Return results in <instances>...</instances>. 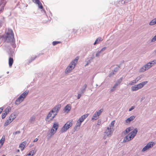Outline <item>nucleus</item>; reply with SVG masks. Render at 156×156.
Returning <instances> with one entry per match:
<instances>
[{
	"label": "nucleus",
	"instance_id": "1",
	"mask_svg": "<svg viewBox=\"0 0 156 156\" xmlns=\"http://www.w3.org/2000/svg\"><path fill=\"white\" fill-rule=\"evenodd\" d=\"M4 39L6 42L10 43L12 47L15 48L16 45L15 44V40L14 38V34L12 30L8 29L6 32V36H4L3 35H0V39Z\"/></svg>",
	"mask_w": 156,
	"mask_h": 156
},
{
	"label": "nucleus",
	"instance_id": "2",
	"mask_svg": "<svg viewBox=\"0 0 156 156\" xmlns=\"http://www.w3.org/2000/svg\"><path fill=\"white\" fill-rule=\"evenodd\" d=\"M72 121L67 122L62 128L61 129V132L62 133L65 132L72 126Z\"/></svg>",
	"mask_w": 156,
	"mask_h": 156
},
{
	"label": "nucleus",
	"instance_id": "3",
	"mask_svg": "<svg viewBox=\"0 0 156 156\" xmlns=\"http://www.w3.org/2000/svg\"><path fill=\"white\" fill-rule=\"evenodd\" d=\"M113 132V130H112V129L110 127H107L105 133L108 136L110 137L112 134Z\"/></svg>",
	"mask_w": 156,
	"mask_h": 156
},
{
	"label": "nucleus",
	"instance_id": "4",
	"mask_svg": "<svg viewBox=\"0 0 156 156\" xmlns=\"http://www.w3.org/2000/svg\"><path fill=\"white\" fill-rule=\"evenodd\" d=\"M151 67V65L148 64V63L142 67L140 69V72H144L147 70L148 69Z\"/></svg>",
	"mask_w": 156,
	"mask_h": 156
},
{
	"label": "nucleus",
	"instance_id": "5",
	"mask_svg": "<svg viewBox=\"0 0 156 156\" xmlns=\"http://www.w3.org/2000/svg\"><path fill=\"white\" fill-rule=\"evenodd\" d=\"M6 2H7L5 0H1V2H0V7H1L0 12H1L3 11Z\"/></svg>",
	"mask_w": 156,
	"mask_h": 156
},
{
	"label": "nucleus",
	"instance_id": "6",
	"mask_svg": "<svg viewBox=\"0 0 156 156\" xmlns=\"http://www.w3.org/2000/svg\"><path fill=\"white\" fill-rule=\"evenodd\" d=\"M133 139V138L132 137L129 135V134H128L124 138L123 140V142L125 143L128 142L131 140Z\"/></svg>",
	"mask_w": 156,
	"mask_h": 156
},
{
	"label": "nucleus",
	"instance_id": "7",
	"mask_svg": "<svg viewBox=\"0 0 156 156\" xmlns=\"http://www.w3.org/2000/svg\"><path fill=\"white\" fill-rule=\"evenodd\" d=\"M60 107L59 105H57L51 111V112H52L53 113H58Z\"/></svg>",
	"mask_w": 156,
	"mask_h": 156
},
{
	"label": "nucleus",
	"instance_id": "8",
	"mask_svg": "<svg viewBox=\"0 0 156 156\" xmlns=\"http://www.w3.org/2000/svg\"><path fill=\"white\" fill-rule=\"evenodd\" d=\"M137 132V129H135L133 131L131 132L129 134V135L131 136L133 138L136 135Z\"/></svg>",
	"mask_w": 156,
	"mask_h": 156
},
{
	"label": "nucleus",
	"instance_id": "9",
	"mask_svg": "<svg viewBox=\"0 0 156 156\" xmlns=\"http://www.w3.org/2000/svg\"><path fill=\"white\" fill-rule=\"evenodd\" d=\"M89 115L88 114H86L85 115H82L78 119V121L80 122H82Z\"/></svg>",
	"mask_w": 156,
	"mask_h": 156
},
{
	"label": "nucleus",
	"instance_id": "10",
	"mask_svg": "<svg viewBox=\"0 0 156 156\" xmlns=\"http://www.w3.org/2000/svg\"><path fill=\"white\" fill-rule=\"evenodd\" d=\"M71 107L70 104H68L64 108L63 111L65 112L68 113L71 110Z\"/></svg>",
	"mask_w": 156,
	"mask_h": 156
},
{
	"label": "nucleus",
	"instance_id": "11",
	"mask_svg": "<svg viewBox=\"0 0 156 156\" xmlns=\"http://www.w3.org/2000/svg\"><path fill=\"white\" fill-rule=\"evenodd\" d=\"M133 127H129L126 128V129L122 132V134L124 135H126L130 131L133 130Z\"/></svg>",
	"mask_w": 156,
	"mask_h": 156
},
{
	"label": "nucleus",
	"instance_id": "12",
	"mask_svg": "<svg viewBox=\"0 0 156 156\" xmlns=\"http://www.w3.org/2000/svg\"><path fill=\"white\" fill-rule=\"evenodd\" d=\"M106 49V47H104L100 51H98L96 54V56L97 57H99L100 55Z\"/></svg>",
	"mask_w": 156,
	"mask_h": 156
},
{
	"label": "nucleus",
	"instance_id": "13",
	"mask_svg": "<svg viewBox=\"0 0 156 156\" xmlns=\"http://www.w3.org/2000/svg\"><path fill=\"white\" fill-rule=\"evenodd\" d=\"M135 118V116L134 115H132L130 117L127 118L126 120V122L128 123H130V122L133 121Z\"/></svg>",
	"mask_w": 156,
	"mask_h": 156
},
{
	"label": "nucleus",
	"instance_id": "14",
	"mask_svg": "<svg viewBox=\"0 0 156 156\" xmlns=\"http://www.w3.org/2000/svg\"><path fill=\"white\" fill-rule=\"evenodd\" d=\"M103 40V39H102L101 37H99L96 40H95V42H94V45H95L96 44H98L100 43L101 41Z\"/></svg>",
	"mask_w": 156,
	"mask_h": 156
},
{
	"label": "nucleus",
	"instance_id": "15",
	"mask_svg": "<svg viewBox=\"0 0 156 156\" xmlns=\"http://www.w3.org/2000/svg\"><path fill=\"white\" fill-rule=\"evenodd\" d=\"M59 126V124L58 122H55L53 123V125L52 126V128L55 129L56 130H57Z\"/></svg>",
	"mask_w": 156,
	"mask_h": 156
},
{
	"label": "nucleus",
	"instance_id": "16",
	"mask_svg": "<svg viewBox=\"0 0 156 156\" xmlns=\"http://www.w3.org/2000/svg\"><path fill=\"white\" fill-rule=\"evenodd\" d=\"M16 117L15 114L14 113L11 114L9 117V119L10 121V122H12Z\"/></svg>",
	"mask_w": 156,
	"mask_h": 156
},
{
	"label": "nucleus",
	"instance_id": "17",
	"mask_svg": "<svg viewBox=\"0 0 156 156\" xmlns=\"http://www.w3.org/2000/svg\"><path fill=\"white\" fill-rule=\"evenodd\" d=\"M13 62V58L11 57H9V64L10 67H11L12 66Z\"/></svg>",
	"mask_w": 156,
	"mask_h": 156
},
{
	"label": "nucleus",
	"instance_id": "18",
	"mask_svg": "<svg viewBox=\"0 0 156 156\" xmlns=\"http://www.w3.org/2000/svg\"><path fill=\"white\" fill-rule=\"evenodd\" d=\"M36 4L38 5V7L39 8L42 9L43 12L45 13H46L45 11L43 9V6H42V4L40 2H39V3H38V4Z\"/></svg>",
	"mask_w": 156,
	"mask_h": 156
},
{
	"label": "nucleus",
	"instance_id": "19",
	"mask_svg": "<svg viewBox=\"0 0 156 156\" xmlns=\"http://www.w3.org/2000/svg\"><path fill=\"white\" fill-rule=\"evenodd\" d=\"M5 140V138L4 136H3L2 139L0 140V148L2 147L4 143Z\"/></svg>",
	"mask_w": 156,
	"mask_h": 156
},
{
	"label": "nucleus",
	"instance_id": "20",
	"mask_svg": "<svg viewBox=\"0 0 156 156\" xmlns=\"http://www.w3.org/2000/svg\"><path fill=\"white\" fill-rule=\"evenodd\" d=\"M87 87V85L86 84H85L83 85V86L82 87V88L81 89V94L85 92V91L86 90V89Z\"/></svg>",
	"mask_w": 156,
	"mask_h": 156
},
{
	"label": "nucleus",
	"instance_id": "21",
	"mask_svg": "<svg viewBox=\"0 0 156 156\" xmlns=\"http://www.w3.org/2000/svg\"><path fill=\"white\" fill-rule=\"evenodd\" d=\"M131 89L133 91H137L139 90V88L138 86H137V85H135L132 87Z\"/></svg>",
	"mask_w": 156,
	"mask_h": 156
},
{
	"label": "nucleus",
	"instance_id": "22",
	"mask_svg": "<svg viewBox=\"0 0 156 156\" xmlns=\"http://www.w3.org/2000/svg\"><path fill=\"white\" fill-rule=\"evenodd\" d=\"M156 24V18L152 20L149 23L150 25H153Z\"/></svg>",
	"mask_w": 156,
	"mask_h": 156
},
{
	"label": "nucleus",
	"instance_id": "23",
	"mask_svg": "<svg viewBox=\"0 0 156 156\" xmlns=\"http://www.w3.org/2000/svg\"><path fill=\"white\" fill-rule=\"evenodd\" d=\"M98 118V116L97 115V114L96 113V112H95L94 114L93 117H92L91 119L92 120H97Z\"/></svg>",
	"mask_w": 156,
	"mask_h": 156
},
{
	"label": "nucleus",
	"instance_id": "24",
	"mask_svg": "<svg viewBox=\"0 0 156 156\" xmlns=\"http://www.w3.org/2000/svg\"><path fill=\"white\" fill-rule=\"evenodd\" d=\"M79 59V57H77L74 59L71 62L72 63V64H74L76 65V63L78 61Z\"/></svg>",
	"mask_w": 156,
	"mask_h": 156
},
{
	"label": "nucleus",
	"instance_id": "25",
	"mask_svg": "<svg viewBox=\"0 0 156 156\" xmlns=\"http://www.w3.org/2000/svg\"><path fill=\"white\" fill-rule=\"evenodd\" d=\"M22 101H21V99L18 97V98L16 101L15 104L16 105H18L20 104Z\"/></svg>",
	"mask_w": 156,
	"mask_h": 156
},
{
	"label": "nucleus",
	"instance_id": "26",
	"mask_svg": "<svg viewBox=\"0 0 156 156\" xmlns=\"http://www.w3.org/2000/svg\"><path fill=\"white\" fill-rule=\"evenodd\" d=\"M153 142H151L147 144L146 145L149 148L152 147L153 146Z\"/></svg>",
	"mask_w": 156,
	"mask_h": 156
},
{
	"label": "nucleus",
	"instance_id": "27",
	"mask_svg": "<svg viewBox=\"0 0 156 156\" xmlns=\"http://www.w3.org/2000/svg\"><path fill=\"white\" fill-rule=\"evenodd\" d=\"M11 122H10V121L9 120V118L7 120H6V121L5 122L4 124V126L5 127L7 126Z\"/></svg>",
	"mask_w": 156,
	"mask_h": 156
},
{
	"label": "nucleus",
	"instance_id": "28",
	"mask_svg": "<svg viewBox=\"0 0 156 156\" xmlns=\"http://www.w3.org/2000/svg\"><path fill=\"white\" fill-rule=\"evenodd\" d=\"M7 52L9 54L12 55L14 51L12 50V49L10 47L9 48V50L7 51Z\"/></svg>",
	"mask_w": 156,
	"mask_h": 156
},
{
	"label": "nucleus",
	"instance_id": "29",
	"mask_svg": "<svg viewBox=\"0 0 156 156\" xmlns=\"http://www.w3.org/2000/svg\"><path fill=\"white\" fill-rule=\"evenodd\" d=\"M29 92L28 90H26L21 95L23 96L24 98H25L26 96L27 95Z\"/></svg>",
	"mask_w": 156,
	"mask_h": 156
},
{
	"label": "nucleus",
	"instance_id": "30",
	"mask_svg": "<svg viewBox=\"0 0 156 156\" xmlns=\"http://www.w3.org/2000/svg\"><path fill=\"white\" fill-rule=\"evenodd\" d=\"M26 141H24L23 142H22L20 145H19V147H25V146L26 144Z\"/></svg>",
	"mask_w": 156,
	"mask_h": 156
},
{
	"label": "nucleus",
	"instance_id": "31",
	"mask_svg": "<svg viewBox=\"0 0 156 156\" xmlns=\"http://www.w3.org/2000/svg\"><path fill=\"white\" fill-rule=\"evenodd\" d=\"M56 130H55L54 129L52 128L51 129V134L50 137L53 136L56 132Z\"/></svg>",
	"mask_w": 156,
	"mask_h": 156
},
{
	"label": "nucleus",
	"instance_id": "32",
	"mask_svg": "<svg viewBox=\"0 0 156 156\" xmlns=\"http://www.w3.org/2000/svg\"><path fill=\"white\" fill-rule=\"evenodd\" d=\"M52 113H53L52 112H51V111H50L49 112V113L47 115V116L46 117V120H47V119H49V118L51 116V115H52Z\"/></svg>",
	"mask_w": 156,
	"mask_h": 156
},
{
	"label": "nucleus",
	"instance_id": "33",
	"mask_svg": "<svg viewBox=\"0 0 156 156\" xmlns=\"http://www.w3.org/2000/svg\"><path fill=\"white\" fill-rule=\"evenodd\" d=\"M68 66L69 68H71V69L72 70L75 68V65H74V64H72V62H71Z\"/></svg>",
	"mask_w": 156,
	"mask_h": 156
},
{
	"label": "nucleus",
	"instance_id": "34",
	"mask_svg": "<svg viewBox=\"0 0 156 156\" xmlns=\"http://www.w3.org/2000/svg\"><path fill=\"white\" fill-rule=\"evenodd\" d=\"M117 66L114 69L113 71L115 72H117L119 69V68L120 67V66H118V65H116Z\"/></svg>",
	"mask_w": 156,
	"mask_h": 156
},
{
	"label": "nucleus",
	"instance_id": "35",
	"mask_svg": "<svg viewBox=\"0 0 156 156\" xmlns=\"http://www.w3.org/2000/svg\"><path fill=\"white\" fill-rule=\"evenodd\" d=\"M155 63H156V60H154L148 62V64H149L150 65H151V67Z\"/></svg>",
	"mask_w": 156,
	"mask_h": 156
},
{
	"label": "nucleus",
	"instance_id": "36",
	"mask_svg": "<svg viewBox=\"0 0 156 156\" xmlns=\"http://www.w3.org/2000/svg\"><path fill=\"white\" fill-rule=\"evenodd\" d=\"M103 111V108H101L100 110H99L98 111L96 112L97 114V115H98L99 116L102 112Z\"/></svg>",
	"mask_w": 156,
	"mask_h": 156
},
{
	"label": "nucleus",
	"instance_id": "37",
	"mask_svg": "<svg viewBox=\"0 0 156 156\" xmlns=\"http://www.w3.org/2000/svg\"><path fill=\"white\" fill-rule=\"evenodd\" d=\"M115 123V121L114 120L112 121L111 122V123L109 124V126L108 127H111V128L112 129V127H113L114 126V124Z\"/></svg>",
	"mask_w": 156,
	"mask_h": 156
},
{
	"label": "nucleus",
	"instance_id": "38",
	"mask_svg": "<svg viewBox=\"0 0 156 156\" xmlns=\"http://www.w3.org/2000/svg\"><path fill=\"white\" fill-rule=\"evenodd\" d=\"M61 43V42L59 41H55L52 42V44L53 46H55L58 44H60Z\"/></svg>",
	"mask_w": 156,
	"mask_h": 156
},
{
	"label": "nucleus",
	"instance_id": "39",
	"mask_svg": "<svg viewBox=\"0 0 156 156\" xmlns=\"http://www.w3.org/2000/svg\"><path fill=\"white\" fill-rule=\"evenodd\" d=\"M149 148L148 147H147V146L146 145L144 146L143 148V149H142V151L143 152H144L145 151H146V150H148V149H149Z\"/></svg>",
	"mask_w": 156,
	"mask_h": 156
},
{
	"label": "nucleus",
	"instance_id": "40",
	"mask_svg": "<svg viewBox=\"0 0 156 156\" xmlns=\"http://www.w3.org/2000/svg\"><path fill=\"white\" fill-rule=\"evenodd\" d=\"M35 117L34 116H33L30 117V121L32 123L34 121L35 119Z\"/></svg>",
	"mask_w": 156,
	"mask_h": 156
},
{
	"label": "nucleus",
	"instance_id": "41",
	"mask_svg": "<svg viewBox=\"0 0 156 156\" xmlns=\"http://www.w3.org/2000/svg\"><path fill=\"white\" fill-rule=\"evenodd\" d=\"M81 122H80L78 120L77 121V123L76 124V127H80V125H81Z\"/></svg>",
	"mask_w": 156,
	"mask_h": 156
},
{
	"label": "nucleus",
	"instance_id": "42",
	"mask_svg": "<svg viewBox=\"0 0 156 156\" xmlns=\"http://www.w3.org/2000/svg\"><path fill=\"white\" fill-rule=\"evenodd\" d=\"M123 78L122 77H121L119 79L117 80L116 82L118 83V84H119L122 82Z\"/></svg>",
	"mask_w": 156,
	"mask_h": 156
},
{
	"label": "nucleus",
	"instance_id": "43",
	"mask_svg": "<svg viewBox=\"0 0 156 156\" xmlns=\"http://www.w3.org/2000/svg\"><path fill=\"white\" fill-rule=\"evenodd\" d=\"M36 58L37 56H34V57H31V60H28L29 63H30L32 61H34Z\"/></svg>",
	"mask_w": 156,
	"mask_h": 156
},
{
	"label": "nucleus",
	"instance_id": "44",
	"mask_svg": "<svg viewBox=\"0 0 156 156\" xmlns=\"http://www.w3.org/2000/svg\"><path fill=\"white\" fill-rule=\"evenodd\" d=\"M119 4H122V5L126 4L124 0H119Z\"/></svg>",
	"mask_w": 156,
	"mask_h": 156
},
{
	"label": "nucleus",
	"instance_id": "45",
	"mask_svg": "<svg viewBox=\"0 0 156 156\" xmlns=\"http://www.w3.org/2000/svg\"><path fill=\"white\" fill-rule=\"evenodd\" d=\"M72 70V69H71V68H69L68 66L66 70V72L69 73Z\"/></svg>",
	"mask_w": 156,
	"mask_h": 156
},
{
	"label": "nucleus",
	"instance_id": "46",
	"mask_svg": "<svg viewBox=\"0 0 156 156\" xmlns=\"http://www.w3.org/2000/svg\"><path fill=\"white\" fill-rule=\"evenodd\" d=\"M7 114V113H6V112L3 113L2 115V119H3L4 118H5Z\"/></svg>",
	"mask_w": 156,
	"mask_h": 156
},
{
	"label": "nucleus",
	"instance_id": "47",
	"mask_svg": "<svg viewBox=\"0 0 156 156\" xmlns=\"http://www.w3.org/2000/svg\"><path fill=\"white\" fill-rule=\"evenodd\" d=\"M136 85L137 86H138V87L139 88V89H141L143 87V86H142L141 83Z\"/></svg>",
	"mask_w": 156,
	"mask_h": 156
},
{
	"label": "nucleus",
	"instance_id": "48",
	"mask_svg": "<svg viewBox=\"0 0 156 156\" xmlns=\"http://www.w3.org/2000/svg\"><path fill=\"white\" fill-rule=\"evenodd\" d=\"M148 81H146L142 82V83H141V84L142 85V86L143 87L145 85L147 84L148 83Z\"/></svg>",
	"mask_w": 156,
	"mask_h": 156
},
{
	"label": "nucleus",
	"instance_id": "49",
	"mask_svg": "<svg viewBox=\"0 0 156 156\" xmlns=\"http://www.w3.org/2000/svg\"><path fill=\"white\" fill-rule=\"evenodd\" d=\"M36 152V151H35V150H32L29 153H30V154H31V155H32L33 156V155L35 154Z\"/></svg>",
	"mask_w": 156,
	"mask_h": 156
},
{
	"label": "nucleus",
	"instance_id": "50",
	"mask_svg": "<svg viewBox=\"0 0 156 156\" xmlns=\"http://www.w3.org/2000/svg\"><path fill=\"white\" fill-rule=\"evenodd\" d=\"M115 73H114L113 71H112V72L109 74L108 76L109 77H111Z\"/></svg>",
	"mask_w": 156,
	"mask_h": 156
},
{
	"label": "nucleus",
	"instance_id": "51",
	"mask_svg": "<svg viewBox=\"0 0 156 156\" xmlns=\"http://www.w3.org/2000/svg\"><path fill=\"white\" fill-rule=\"evenodd\" d=\"M116 88V87L114 85L113 86V87H112V89H111L110 90V92H112L114 91L115 89V88Z\"/></svg>",
	"mask_w": 156,
	"mask_h": 156
},
{
	"label": "nucleus",
	"instance_id": "52",
	"mask_svg": "<svg viewBox=\"0 0 156 156\" xmlns=\"http://www.w3.org/2000/svg\"><path fill=\"white\" fill-rule=\"evenodd\" d=\"M20 131H17L14 132L13 133V135H15L17 134H20Z\"/></svg>",
	"mask_w": 156,
	"mask_h": 156
},
{
	"label": "nucleus",
	"instance_id": "53",
	"mask_svg": "<svg viewBox=\"0 0 156 156\" xmlns=\"http://www.w3.org/2000/svg\"><path fill=\"white\" fill-rule=\"evenodd\" d=\"M10 110H11V109L10 108V107H9V108H7L5 110V112L7 113V114L10 111Z\"/></svg>",
	"mask_w": 156,
	"mask_h": 156
},
{
	"label": "nucleus",
	"instance_id": "54",
	"mask_svg": "<svg viewBox=\"0 0 156 156\" xmlns=\"http://www.w3.org/2000/svg\"><path fill=\"white\" fill-rule=\"evenodd\" d=\"M33 2L35 3L36 4H38V3H39V2L40 1V0H32Z\"/></svg>",
	"mask_w": 156,
	"mask_h": 156
},
{
	"label": "nucleus",
	"instance_id": "55",
	"mask_svg": "<svg viewBox=\"0 0 156 156\" xmlns=\"http://www.w3.org/2000/svg\"><path fill=\"white\" fill-rule=\"evenodd\" d=\"M19 98L21 99V101H23L24 99L25 98H24L23 96L21 94L20 95Z\"/></svg>",
	"mask_w": 156,
	"mask_h": 156
},
{
	"label": "nucleus",
	"instance_id": "56",
	"mask_svg": "<svg viewBox=\"0 0 156 156\" xmlns=\"http://www.w3.org/2000/svg\"><path fill=\"white\" fill-rule=\"evenodd\" d=\"M19 98L21 99V101H23L24 99L25 98H24L23 96L21 94L20 95Z\"/></svg>",
	"mask_w": 156,
	"mask_h": 156
},
{
	"label": "nucleus",
	"instance_id": "57",
	"mask_svg": "<svg viewBox=\"0 0 156 156\" xmlns=\"http://www.w3.org/2000/svg\"><path fill=\"white\" fill-rule=\"evenodd\" d=\"M156 41V38L154 36V37L151 39V42H154L155 41Z\"/></svg>",
	"mask_w": 156,
	"mask_h": 156
},
{
	"label": "nucleus",
	"instance_id": "58",
	"mask_svg": "<svg viewBox=\"0 0 156 156\" xmlns=\"http://www.w3.org/2000/svg\"><path fill=\"white\" fill-rule=\"evenodd\" d=\"M91 61L90 60H88L87 62V63L85 65V66H87L90 63Z\"/></svg>",
	"mask_w": 156,
	"mask_h": 156
},
{
	"label": "nucleus",
	"instance_id": "59",
	"mask_svg": "<svg viewBox=\"0 0 156 156\" xmlns=\"http://www.w3.org/2000/svg\"><path fill=\"white\" fill-rule=\"evenodd\" d=\"M142 77L140 76L137 77L136 79V81H138L139 80H140Z\"/></svg>",
	"mask_w": 156,
	"mask_h": 156
},
{
	"label": "nucleus",
	"instance_id": "60",
	"mask_svg": "<svg viewBox=\"0 0 156 156\" xmlns=\"http://www.w3.org/2000/svg\"><path fill=\"white\" fill-rule=\"evenodd\" d=\"M101 119H99L98 121L97 125H100L101 124Z\"/></svg>",
	"mask_w": 156,
	"mask_h": 156
},
{
	"label": "nucleus",
	"instance_id": "61",
	"mask_svg": "<svg viewBox=\"0 0 156 156\" xmlns=\"http://www.w3.org/2000/svg\"><path fill=\"white\" fill-rule=\"evenodd\" d=\"M134 84L133 83V81H130L129 83V85H133Z\"/></svg>",
	"mask_w": 156,
	"mask_h": 156
},
{
	"label": "nucleus",
	"instance_id": "62",
	"mask_svg": "<svg viewBox=\"0 0 156 156\" xmlns=\"http://www.w3.org/2000/svg\"><path fill=\"white\" fill-rule=\"evenodd\" d=\"M81 96V94H78L77 96V99H79L80 98Z\"/></svg>",
	"mask_w": 156,
	"mask_h": 156
},
{
	"label": "nucleus",
	"instance_id": "63",
	"mask_svg": "<svg viewBox=\"0 0 156 156\" xmlns=\"http://www.w3.org/2000/svg\"><path fill=\"white\" fill-rule=\"evenodd\" d=\"M57 113H53V115L52 116L53 118H54L55 117V116L57 115Z\"/></svg>",
	"mask_w": 156,
	"mask_h": 156
},
{
	"label": "nucleus",
	"instance_id": "64",
	"mask_svg": "<svg viewBox=\"0 0 156 156\" xmlns=\"http://www.w3.org/2000/svg\"><path fill=\"white\" fill-rule=\"evenodd\" d=\"M133 83L134 84L136 83L138 81H136V79L135 80H133Z\"/></svg>",
	"mask_w": 156,
	"mask_h": 156
}]
</instances>
